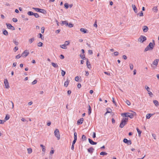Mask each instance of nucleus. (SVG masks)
I'll return each mask as SVG.
<instances>
[{
	"label": "nucleus",
	"instance_id": "12",
	"mask_svg": "<svg viewBox=\"0 0 159 159\" xmlns=\"http://www.w3.org/2000/svg\"><path fill=\"white\" fill-rule=\"evenodd\" d=\"M84 119L83 118H81L80 119L78 120L77 121V124L79 125L81 124L83 122Z\"/></svg>",
	"mask_w": 159,
	"mask_h": 159
},
{
	"label": "nucleus",
	"instance_id": "47",
	"mask_svg": "<svg viewBox=\"0 0 159 159\" xmlns=\"http://www.w3.org/2000/svg\"><path fill=\"white\" fill-rule=\"evenodd\" d=\"M65 44L66 45V46L68 45L70 43V42L69 41H65Z\"/></svg>",
	"mask_w": 159,
	"mask_h": 159
},
{
	"label": "nucleus",
	"instance_id": "42",
	"mask_svg": "<svg viewBox=\"0 0 159 159\" xmlns=\"http://www.w3.org/2000/svg\"><path fill=\"white\" fill-rule=\"evenodd\" d=\"M152 10L153 11H155V12H157V7H154L153 8H152Z\"/></svg>",
	"mask_w": 159,
	"mask_h": 159
},
{
	"label": "nucleus",
	"instance_id": "35",
	"mask_svg": "<svg viewBox=\"0 0 159 159\" xmlns=\"http://www.w3.org/2000/svg\"><path fill=\"white\" fill-rule=\"evenodd\" d=\"M74 139L77 140V134L76 132H74Z\"/></svg>",
	"mask_w": 159,
	"mask_h": 159
},
{
	"label": "nucleus",
	"instance_id": "7",
	"mask_svg": "<svg viewBox=\"0 0 159 159\" xmlns=\"http://www.w3.org/2000/svg\"><path fill=\"white\" fill-rule=\"evenodd\" d=\"M147 39L146 37L143 35H141L138 41L141 42L143 43V42L145 41Z\"/></svg>",
	"mask_w": 159,
	"mask_h": 159
},
{
	"label": "nucleus",
	"instance_id": "4",
	"mask_svg": "<svg viewBox=\"0 0 159 159\" xmlns=\"http://www.w3.org/2000/svg\"><path fill=\"white\" fill-rule=\"evenodd\" d=\"M54 134L55 137L57 138V140H59L60 138V136L59 130L58 129H57L55 130Z\"/></svg>",
	"mask_w": 159,
	"mask_h": 159
},
{
	"label": "nucleus",
	"instance_id": "11",
	"mask_svg": "<svg viewBox=\"0 0 159 159\" xmlns=\"http://www.w3.org/2000/svg\"><path fill=\"white\" fill-rule=\"evenodd\" d=\"M6 25H7V27L9 29H11L13 30H15L14 27L13 26H12L11 24H10L9 23H8V24L7 23Z\"/></svg>",
	"mask_w": 159,
	"mask_h": 159
},
{
	"label": "nucleus",
	"instance_id": "41",
	"mask_svg": "<svg viewBox=\"0 0 159 159\" xmlns=\"http://www.w3.org/2000/svg\"><path fill=\"white\" fill-rule=\"evenodd\" d=\"M43 43L42 42H39L38 44V47H42L43 45Z\"/></svg>",
	"mask_w": 159,
	"mask_h": 159
},
{
	"label": "nucleus",
	"instance_id": "21",
	"mask_svg": "<svg viewBox=\"0 0 159 159\" xmlns=\"http://www.w3.org/2000/svg\"><path fill=\"white\" fill-rule=\"evenodd\" d=\"M80 31L82 32H83L84 33H87L88 30L82 28L80 29Z\"/></svg>",
	"mask_w": 159,
	"mask_h": 159
},
{
	"label": "nucleus",
	"instance_id": "56",
	"mask_svg": "<svg viewBox=\"0 0 159 159\" xmlns=\"http://www.w3.org/2000/svg\"><path fill=\"white\" fill-rule=\"evenodd\" d=\"M93 26L94 27H95L96 28H97V21L96 20L95 22L94 23V24H93Z\"/></svg>",
	"mask_w": 159,
	"mask_h": 159
},
{
	"label": "nucleus",
	"instance_id": "30",
	"mask_svg": "<svg viewBox=\"0 0 159 159\" xmlns=\"http://www.w3.org/2000/svg\"><path fill=\"white\" fill-rule=\"evenodd\" d=\"M9 118H10V116H9V115H8V114H7V115H6V117L4 119L5 120V121H6V120H9Z\"/></svg>",
	"mask_w": 159,
	"mask_h": 159
},
{
	"label": "nucleus",
	"instance_id": "15",
	"mask_svg": "<svg viewBox=\"0 0 159 159\" xmlns=\"http://www.w3.org/2000/svg\"><path fill=\"white\" fill-rule=\"evenodd\" d=\"M88 151L89 153L92 154L93 153L94 149L92 147H90L88 149Z\"/></svg>",
	"mask_w": 159,
	"mask_h": 159
},
{
	"label": "nucleus",
	"instance_id": "38",
	"mask_svg": "<svg viewBox=\"0 0 159 159\" xmlns=\"http://www.w3.org/2000/svg\"><path fill=\"white\" fill-rule=\"evenodd\" d=\"M82 139L83 141L86 140V137L84 135H83Z\"/></svg>",
	"mask_w": 159,
	"mask_h": 159
},
{
	"label": "nucleus",
	"instance_id": "8",
	"mask_svg": "<svg viewBox=\"0 0 159 159\" xmlns=\"http://www.w3.org/2000/svg\"><path fill=\"white\" fill-rule=\"evenodd\" d=\"M123 141L124 143L127 144L128 145H130L132 143V142L130 140H128L125 138L124 139Z\"/></svg>",
	"mask_w": 159,
	"mask_h": 159
},
{
	"label": "nucleus",
	"instance_id": "59",
	"mask_svg": "<svg viewBox=\"0 0 159 159\" xmlns=\"http://www.w3.org/2000/svg\"><path fill=\"white\" fill-rule=\"evenodd\" d=\"M119 54V52H114V55L115 56H117Z\"/></svg>",
	"mask_w": 159,
	"mask_h": 159
},
{
	"label": "nucleus",
	"instance_id": "64",
	"mask_svg": "<svg viewBox=\"0 0 159 159\" xmlns=\"http://www.w3.org/2000/svg\"><path fill=\"white\" fill-rule=\"evenodd\" d=\"M18 49V48L17 47H15L14 48V50H15L14 51L15 52H16L17 51Z\"/></svg>",
	"mask_w": 159,
	"mask_h": 159
},
{
	"label": "nucleus",
	"instance_id": "20",
	"mask_svg": "<svg viewBox=\"0 0 159 159\" xmlns=\"http://www.w3.org/2000/svg\"><path fill=\"white\" fill-rule=\"evenodd\" d=\"M69 81H69L68 79H67V80L65 82L64 84V86L66 87H67L69 84Z\"/></svg>",
	"mask_w": 159,
	"mask_h": 159
},
{
	"label": "nucleus",
	"instance_id": "51",
	"mask_svg": "<svg viewBox=\"0 0 159 159\" xmlns=\"http://www.w3.org/2000/svg\"><path fill=\"white\" fill-rule=\"evenodd\" d=\"M88 52L90 55L92 54L93 53L92 50H89L88 51Z\"/></svg>",
	"mask_w": 159,
	"mask_h": 159
},
{
	"label": "nucleus",
	"instance_id": "31",
	"mask_svg": "<svg viewBox=\"0 0 159 159\" xmlns=\"http://www.w3.org/2000/svg\"><path fill=\"white\" fill-rule=\"evenodd\" d=\"M80 57L82 59H83V60H84V59H85L87 60V58H85V56L84 54H83L82 55V54H81L80 55Z\"/></svg>",
	"mask_w": 159,
	"mask_h": 159
},
{
	"label": "nucleus",
	"instance_id": "36",
	"mask_svg": "<svg viewBox=\"0 0 159 159\" xmlns=\"http://www.w3.org/2000/svg\"><path fill=\"white\" fill-rule=\"evenodd\" d=\"M69 4L68 3H66L64 4V7L66 9H68L69 8Z\"/></svg>",
	"mask_w": 159,
	"mask_h": 159
},
{
	"label": "nucleus",
	"instance_id": "33",
	"mask_svg": "<svg viewBox=\"0 0 159 159\" xmlns=\"http://www.w3.org/2000/svg\"><path fill=\"white\" fill-rule=\"evenodd\" d=\"M34 40V38H32L29 39V41L30 43H32Z\"/></svg>",
	"mask_w": 159,
	"mask_h": 159
},
{
	"label": "nucleus",
	"instance_id": "57",
	"mask_svg": "<svg viewBox=\"0 0 159 159\" xmlns=\"http://www.w3.org/2000/svg\"><path fill=\"white\" fill-rule=\"evenodd\" d=\"M5 121L4 120H0V124H3Z\"/></svg>",
	"mask_w": 159,
	"mask_h": 159
},
{
	"label": "nucleus",
	"instance_id": "9",
	"mask_svg": "<svg viewBox=\"0 0 159 159\" xmlns=\"http://www.w3.org/2000/svg\"><path fill=\"white\" fill-rule=\"evenodd\" d=\"M29 52H27V50H25L22 53L21 56L23 57H26L29 55Z\"/></svg>",
	"mask_w": 159,
	"mask_h": 159
},
{
	"label": "nucleus",
	"instance_id": "55",
	"mask_svg": "<svg viewBox=\"0 0 159 159\" xmlns=\"http://www.w3.org/2000/svg\"><path fill=\"white\" fill-rule=\"evenodd\" d=\"M37 80H34L32 82V84H34L37 83Z\"/></svg>",
	"mask_w": 159,
	"mask_h": 159
},
{
	"label": "nucleus",
	"instance_id": "24",
	"mask_svg": "<svg viewBox=\"0 0 159 159\" xmlns=\"http://www.w3.org/2000/svg\"><path fill=\"white\" fill-rule=\"evenodd\" d=\"M153 102L156 106H157L159 105V102L157 101L156 100H153Z\"/></svg>",
	"mask_w": 159,
	"mask_h": 159
},
{
	"label": "nucleus",
	"instance_id": "43",
	"mask_svg": "<svg viewBox=\"0 0 159 159\" xmlns=\"http://www.w3.org/2000/svg\"><path fill=\"white\" fill-rule=\"evenodd\" d=\"M39 38H41L42 39H44V37L43 36V35L41 33L39 34Z\"/></svg>",
	"mask_w": 159,
	"mask_h": 159
},
{
	"label": "nucleus",
	"instance_id": "26",
	"mask_svg": "<svg viewBox=\"0 0 159 159\" xmlns=\"http://www.w3.org/2000/svg\"><path fill=\"white\" fill-rule=\"evenodd\" d=\"M89 109H88V114L89 115H90L91 113V108L90 105H89Z\"/></svg>",
	"mask_w": 159,
	"mask_h": 159
},
{
	"label": "nucleus",
	"instance_id": "49",
	"mask_svg": "<svg viewBox=\"0 0 159 159\" xmlns=\"http://www.w3.org/2000/svg\"><path fill=\"white\" fill-rule=\"evenodd\" d=\"M44 27H43L41 28V33H42L43 34L44 32Z\"/></svg>",
	"mask_w": 159,
	"mask_h": 159
},
{
	"label": "nucleus",
	"instance_id": "60",
	"mask_svg": "<svg viewBox=\"0 0 159 159\" xmlns=\"http://www.w3.org/2000/svg\"><path fill=\"white\" fill-rule=\"evenodd\" d=\"M122 58L125 60H126L127 59V56L125 55H123L122 56Z\"/></svg>",
	"mask_w": 159,
	"mask_h": 159
},
{
	"label": "nucleus",
	"instance_id": "28",
	"mask_svg": "<svg viewBox=\"0 0 159 159\" xmlns=\"http://www.w3.org/2000/svg\"><path fill=\"white\" fill-rule=\"evenodd\" d=\"M51 64L52 66L55 68H57L58 67V65L56 63L53 62H52Z\"/></svg>",
	"mask_w": 159,
	"mask_h": 159
},
{
	"label": "nucleus",
	"instance_id": "52",
	"mask_svg": "<svg viewBox=\"0 0 159 159\" xmlns=\"http://www.w3.org/2000/svg\"><path fill=\"white\" fill-rule=\"evenodd\" d=\"M145 88L146 89L148 92H149V91L150 90V88L147 86H145Z\"/></svg>",
	"mask_w": 159,
	"mask_h": 159
},
{
	"label": "nucleus",
	"instance_id": "17",
	"mask_svg": "<svg viewBox=\"0 0 159 159\" xmlns=\"http://www.w3.org/2000/svg\"><path fill=\"white\" fill-rule=\"evenodd\" d=\"M159 61V60L158 59H156L153 62V65L157 66L158 64Z\"/></svg>",
	"mask_w": 159,
	"mask_h": 159
},
{
	"label": "nucleus",
	"instance_id": "32",
	"mask_svg": "<svg viewBox=\"0 0 159 159\" xmlns=\"http://www.w3.org/2000/svg\"><path fill=\"white\" fill-rule=\"evenodd\" d=\"M121 115L122 116L125 117H127V113H121Z\"/></svg>",
	"mask_w": 159,
	"mask_h": 159
},
{
	"label": "nucleus",
	"instance_id": "45",
	"mask_svg": "<svg viewBox=\"0 0 159 159\" xmlns=\"http://www.w3.org/2000/svg\"><path fill=\"white\" fill-rule=\"evenodd\" d=\"M129 66L130 69L132 70L133 69V65L132 64H130Z\"/></svg>",
	"mask_w": 159,
	"mask_h": 159
},
{
	"label": "nucleus",
	"instance_id": "5",
	"mask_svg": "<svg viewBox=\"0 0 159 159\" xmlns=\"http://www.w3.org/2000/svg\"><path fill=\"white\" fill-rule=\"evenodd\" d=\"M132 113L127 112V117H129L131 119H132L134 118V116H136V113L133 111H132Z\"/></svg>",
	"mask_w": 159,
	"mask_h": 159
},
{
	"label": "nucleus",
	"instance_id": "40",
	"mask_svg": "<svg viewBox=\"0 0 159 159\" xmlns=\"http://www.w3.org/2000/svg\"><path fill=\"white\" fill-rule=\"evenodd\" d=\"M125 102L128 105H130V104H131V103L130 102V101H129V100H126V101H125Z\"/></svg>",
	"mask_w": 159,
	"mask_h": 159
},
{
	"label": "nucleus",
	"instance_id": "37",
	"mask_svg": "<svg viewBox=\"0 0 159 159\" xmlns=\"http://www.w3.org/2000/svg\"><path fill=\"white\" fill-rule=\"evenodd\" d=\"M107 154V153L104 152H102L100 153V155H106Z\"/></svg>",
	"mask_w": 159,
	"mask_h": 159
},
{
	"label": "nucleus",
	"instance_id": "46",
	"mask_svg": "<svg viewBox=\"0 0 159 159\" xmlns=\"http://www.w3.org/2000/svg\"><path fill=\"white\" fill-rule=\"evenodd\" d=\"M138 15H139L140 16H143V11H141L140 13H138Z\"/></svg>",
	"mask_w": 159,
	"mask_h": 159
},
{
	"label": "nucleus",
	"instance_id": "39",
	"mask_svg": "<svg viewBox=\"0 0 159 159\" xmlns=\"http://www.w3.org/2000/svg\"><path fill=\"white\" fill-rule=\"evenodd\" d=\"M61 74L62 76H64L66 74V72L63 70H61Z\"/></svg>",
	"mask_w": 159,
	"mask_h": 159
},
{
	"label": "nucleus",
	"instance_id": "1",
	"mask_svg": "<svg viewBox=\"0 0 159 159\" xmlns=\"http://www.w3.org/2000/svg\"><path fill=\"white\" fill-rule=\"evenodd\" d=\"M128 118H124L121 120L119 127L121 128H123L127 124L128 120Z\"/></svg>",
	"mask_w": 159,
	"mask_h": 159
},
{
	"label": "nucleus",
	"instance_id": "50",
	"mask_svg": "<svg viewBox=\"0 0 159 159\" xmlns=\"http://www.w3.org/2000/svg\"><path fill=\"white\" fill-rule=\"evenodd\" d=\"M75 80L76 81L78 82L79 81V78L78 76H76L75 78Z\"/></svg>",
	"mask_w": 159,
	"mask_h": 159
},
{
	"label": "nucleus",
	"instance_id": "23",
	"mask_svg": "<svg viewBox=\"0 0 159 159\" xmlns=\"http://www.w3.org/2000/svg\"><path fill=\"white\" fill-rule=\"evenodd\" d=\"M3 34L6 36L8 35V32L6 30H3Z\"/></svg>",
	"mask_w": 159,
	"mask_h": 159
},
{
	"label": "nucleus",
	"instance_id": "34",
	"mask_svg": "<svg viewBox=\"0 0 159 159\" xmlns=\"http://www.w3.org/2000/svg\"><path fill=\"white\" fill-rule=\"evenodd\" d=\"M28 152L29 154H30L32 153V151L31 148H28L27 149Z\"/></svg>",
	"mask_w": 159,
	"mask_h": 159
},
{
	"label": "nucleus",
	"instance_id": "54",
	"mask_svg": "<svg viewBox=\"0 0 159 159\" xmlns=\"http://www.w3.org/2000/svg\"><path fill=\"white\" fill-rule=\"evenodd\" d=\"M20 57H21V56L20 55L18 54L16 56V59H19L20 58Z\"/></svg>",
	"mask_w": 159,
	"mask_h": 159
},
{
	"label": "nucleus",
	"instance_id": "62",
	"mask_svg": "<svg viewBox=\"0 0 159 159\" xmlns=\"http://www.w3.org/2000/svg\"><path fill=\"white\" fill-rule=\"evenodd\" d=\"M96 137V133L95 132H93V138H95Z\"/></svg>",
	"mask_w": 159,
	"mask_h": 159
},
{
	"label": "nucleus",
	"instance_id": "19",
	"mask_svg": "<svg viewBox=\"0 0 159 159\" xmlns=\"http://www.w3.org/2000/svg\"><path fill=\"white\" fill-rule=\"evenodd\" d=\"M143 31L145 32H146L148 31V28L147 26H144L143 27Z\"/></svg>",
	"mask_w": 159,
	"mask_h": 159
},
{
	"label": "nucleus",
	"instance_id": "61",
	"mask_svg": "<svg viewBox=\"0 0 159 159\" xmlns=\"http://www.w3.org/2000/svg\"><path fill=\"white\" fill-rule=\"evenodd\" d=\"M64 56L62 54H61L60 56V58L61 59H63L64 58Z\"/></svg>",
	"mask_w": 159,
	"mask_h": 159
},
{
	"label": "nucleus",
	"instance_id": "2",
	"mask_svg": "<svg viewBox=\"0 0 159 159\" xmlns=\"http://www.w3.org/2000/svg\"><path fill=\"white\" fill-rule=\"evenodd\" d=\"M153 45L152 44V43L151 42L149 43V44L145 48L144 52L147 51L148 50H152L153 49Z\"/></svg>",
	"mask_w": 159,
	"mask_h": 159
},
{
	"label": "nucleus",
	"instance_id": "13",
	"mask_svg": "<svg viewBox=\"0 0 159 159\" xmlns=\"http://www.w3.org/2000/svg\"><path fill=\"white\" fill-rule=\"evenodd\" d=\"M88 141L89 143L91 145H96L97 144V143L93 141L91 139L89 138L88 139Z\"/></svg>",
	"mask_w": 159,
	"mask_h": 159
},
{
	"label": "nucleus",
	"instance_id": "18",
	"mask_svg": "<svg viewBox=\"0 0 159 159\" xmlns=\"http://www.w3.org/2000/svg\"><path fill=\"white\" fill-rule=\"evenodd\" d=\"M132 7L133 10L134 11L135 13H136L137 12V9L136 6L134 5H132Z\"/></svg>",
	"mask_w": 159,
	"mask_h": 159
},
{
	"label": "nucleus",
	"instance_id": "48",
	"mask_svg": "<svg viewBox=\"0 0 159 159\" xmlns=\"http://www.w3.org/2000/svg\"><path fill=\"white\" fill-rule=\"evenodd\" d=\"M13 42L16 45H17L18 44V42L17 41H16V40H13Z\"/></svg>",
	"mask_w": 159,
	"mask_h": 159
},
{
	"label": "nucleus",
	"instance_id": "58",
	"mask_svg": "<svg viewBox=\"0 0 159 159\" xmlns=\"http://www.w3.org/2000/svg\"><path fill=\"white\" fill-rule=\"evenodd\" d=\"M13 21L14 22H16L17 21V19L16 18H13L12 19Z\"/></svg>",
	"mask_w": 159,
	"mask_h": 159
},
{
	"label": "nucleus",
	"instance_id": "63",
	"mask_svg": "<svg viewBox=\"0 0 159 159\" xmlns=\"http://www.w3.org/2000/svg\"><path fill=\"white\" fill-rule=\"evenodd\" d=\"M77 87L78 88H80L81 87V84L80 83H78Z\"/></svg>",
	"mask_w": 159,
	"mask_h": 159
},
{
	"label": "nucleus",
	"instance_id": "27",
	"mask_svg": "<svg viewBox=\"0 0 159 159\" xmlns=\"http://www.w3.org/2000/svg\"><path fill=\"white\" fill-rule=\"evenodd\" d=\"M40 146L42 148V151L44 152L45 150V147L43 144H40Z\"/></svg>",
	"mask_w": 159,
	"mask_h": 159
},
{
	"label": "nucleus",
	"instance_id": "14",
	"mask_svg": "<svg viewBox=\"0 0 159 159\" xmlns=\"http://www.w3.org/2000/svg\"><path fill=\"white\" fill-rule=\"evenodd\" d=\"M61 25L63 26L64 25H65L66 26H67L68 25V22L67 21L65 20L64 21H61Z\"/></svg>",
	"mask_w": 159,
	"mask_h": 159
},
{
	"label": "nucleus",
	"instance_id": "16",
	"mask_svg": "<svg viewBox=\"0 0 159 159\" xmlns=\"http://www.w3.org/2000/svg\"><path fill=\"white\" fill-rule=\"evenodd\" d=\"M86 63H87V67L89 69H90L91 67V65L90 64V63L89 61V60L88 59H87Z\"/></svg>",
	"mask_w": 159,
	"mask_h": 159
},
{
	"label": "nucleus",
	"instance_id": "29",
	"mask_svg": "<svg viewBox=\"0 0 159 159\" xmlns=\"http://www.w3.org/2000/svg\"><path fill=\"white\" fill-rule=\"evenodd\" d=\"M60 47L61 48H62L64 49H66L67 48V47L66 45L63 44L61 45H60Z\"/></svg>",
	"mask_w": 159,
	"mask_h": 159
},
{
	"label": "nucleus",
	"instance_id": "53",
	"mask_svg": "<svg viewBox=\"0 0 159 159\" xmlns=\"http://www.w3.org/2000/svg\"><path fill=\"white\" fill-rule=\"evenodd\" d=\"M112 102L113 103L115 104V105H116V102L114 100V98H112Z\"/></svg>",
	"mask_w": 159,
	"mask_h": 159
},
{
	"label": "nucleus",
	"instance_id": "6",
	"mask_svg": "<svg viewBox=\"0 0 159 159\" xmlns=\"http://www.w3.org/2000/svg\"><path fill=\"white\" fill-rule=\"evenodd\" d=\"M27 14L30 16L34 15L35 17L36 18H37L39 16V15L38 13H34L33 12L31 11H29L28 12Z\"/></svg>",
	"mask_w": 159,
	"mask_h": 159
},
{
	"label": "nucleus",
	"instance_id": "10",
	"mask_svg": "<svg viewBox=\"0 0 159 159\" xmlns=\"http://www.w3.org/2000/svg\"><path fill=\"white\" fill-rule=\"evenodd\" d=\"M4 84L5 86V88L7 89H8L9 88V83L7 79H6L4 80Z\"/></svg>",
	"mask_w": 159,
	"mask_h": 159
},
{
	"label": "nucleus",
	"instance_id": "22",
	"mask_svg": "<svg viewBox=\"0 0 159 159\" xmlns=\"http://www.w3.org/2000/svg\"><path fill=\"white\" fill-rule=\"evenodd\" d=\"M154 115L153 114H148L146 115V117L147 119H149L150 117Z\"/></svg>",
	"mask_w": 159,
	"mask_h": 159
},
{
	"label": "nucleus",
	"instance_id": "3",
	"mask_svg": "<svg viewBox=\"0 0 159 159\" xmlns=\"http://www.w3.org/2000/svg\"><path fill=\"white\" fill-rule=\"evenodd\" d=\"M33 9L37 12H41L44 14L47 13V11L45 9L35 7H33Z\"/></svg>",
	"mask_w": 159,
	"mask_h": 159
},
{
	"label": "nucleus",
	"instance_id": "44",
	"mask_svg": "<svg viewBox=\"0 0 159 159\" xmlns=\"http://www.w3.org/2000/svg\"><path fill=\"white\" fill-rule=\"evenodd\" d=\"M67 26H68L69 27L71 28L73 27V25L71 23H69V24H68Z\"/></svg>",
	"mask_w": 159,
	"mask_h": 159
},
{
	"label": "nucleus",
	"instance_id": "25",
	"mask_svg": "<svg viewBox=\"0 0 159 159\" xmlns=\"http://www.w3.org/2000/svg\"><path fill=\"white\" fill-rule=\"evenodd\" d=\"M136 129L138 134L139 136L140 137L141 136V131L138 128H136Z\"/></svg>",
	"mask_w": 159,
	"mask_h": 159
}]
</instances>
